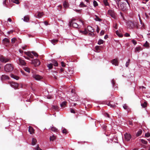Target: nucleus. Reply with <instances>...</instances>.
Instances as JSON below:
<instances>
[{
    "label": "nucleus",
    "instance_id": "obj_1",
    "mask_svg": "<svg viewBox=\"0 0 150 150\" xmlns=\"http://www.w3.org/2000/svg\"><path fill=\"white\" fill-rule=\"evenodd\" d=\"M127 25L128 28H133L135 27L138 28L137 24V22L134 23L131 21H129L127 23Z\"/></svg>",
    "mask_w": 150,
    "mask_h": 150
},
{
    "label": "nucleus",
    "instance_id": "obj_2",
    "mask_svg": "<svg viewBox=\"0 0 150 150\" xmlns=\"http://www.w3.org/2000/svg\"><path fill=\"white\" fill-rule=\"evenodd\" d=\"M13 69V65L10 64H7L4 67V70L6 72H10Z\"/></svg>",
    "mask_w": 150,
    "mask_h": 150
},
{
    "label": "nucleus",
    "instance_id": "obj_3",
    "mask_svg": "<svg viewBox=\"0 0 150 150\" xmlns=\"http://www.w3.org/2000/svg\"><path fill=\"white\" fill-rule=\"evenodd\" d=\"M9 84L11 86L15 89H18V83L14 82H10Z\"/></svg>",
    "mask_w": 150,
    "mask_h": 150
},
{
    "label": "nucleus",
    "instance_id": "obj_4",
    "mask_svg": "<svg viewBox=\"0 0 150 150\" xmlns=\"http://www.w3.org/2000/svg\"><path fill=\"white\" fill-rule=\"evenodd\" d=\"M32 63L34 64L35 67L39 66L40 64V62L38 59H34L32 61Z\"/></svg>",
    "mask_w": 150,
    "mask_h": 150
},
{
    "label": "nucleus",
    "instance_id": "obj_5",
    "mask_svg": "<svg viewBox=\"0 0 150 150\" xmlns=\"http://www.w3.org/2000/svg\"><path fill=\"white\" fill-rule=\"evenodd\" d=\"M108 13L112 17L114 18H115V13L113 10H110L108 11Z\"/></svg>",
    "mask_w": 150,
    "mask_h": 150
},
{
    "label": "nucleus",
    "instance_id": "obj_6",
    "mask_svg": "<svg viewBox=\"0 0 150 150\" xmlns=\"http://www.w3.org/2000/svg\"><path fill=\"white\" fill-rule=\"evenodd\" d=\"M33 77L37 80H40L42 79V76L36 74H33Z\"/></svg>",
    "mask_w": 150,
    "mask_h": 150
},
{
    "label": "nucleus",
    "instance_id": "obj_7",
    "mask_svg": "<svg viewBox=\"0 0 150 150\" xmlns=\"http://www.w3.org/2000/svg\"><path fill=\"white\" fill-rule=\"evenodd\" d=\"M9 60L8 59L6 58L3 56H1L0 58V61L1 62L6 63L8 62Z\"/></svg>",
    "mask_w": 150,
    "mask_h": 150
},
{
    "label": "nucleus",
    "instance_id": "obj_8",
    "mask_svg": "<svg viewBox=\"0 0 150 150\" xmlns=\"http://www.w3.org/2000/svg\"><path fill=\"white\" fill-rule=\"evenodd\" d=\"M111 62L113 65H115L116 66H118V62L117 59H114L112 60L111 61Z\"/></svg>",
    "mask_w": 150,
    "mask_h": 150
},
{
    "label": "nucleus",
    "instance_id": "obj_9",
    "mask_svg": "<svg viewBox=\"0 0 150 150\" xmlns=\"http://www.w3.org/2000/svg\"><path fill=\"white\" fill-rule=\"evenodd\" d=\"M43 15V12H38L35 14V16L37 18H40Z\"/></svg>",
    "mask_w": 150,
    "mask_h": 150
},
{
    "label": "nucleus",
    "instance_id": "obj_10",
    "mask_svg": "<svg viewBox=\"0 0 150 150\" xmlns=\"http://www.w3.org/2000/svg\"><path fill=\"white\" fill-rule=\"evenodd\" d=\"M19 64L21 65L25 66L26 64V62L25 61L21 59H19Z\"/></svg>",
    "mask_w": 150,
    "mask_h": 150
},
{
    "label": "nucleus",
    "instance_id": "obj_11",
    "mask_svg": "<svg viewBox=\"0 0 150 150\" xmlns=\"http://www.w3.org/2000/svg\"><path fill=\"white\" fill-rule=\"evenodd\" d=\"M131 138V136L130 134H125V138L127 141H129Z\"/></svg>",
    "mask_w": 150,
    "mask_h": 150
},
{
    "label": "nucleus",
    "instance_id": "obj_12",
    "mask_svg": "<svg viewBox=\"0 0 150 150\" xmlns=\"http://www.w3.org/2000/svg\"><path fill=\"white\" fill-rule=\"evenodd\" d=\"M9 78L8 76L5 75H3L1 77V80L8 79Z\"/></svg>",
    "mask_w": 150,
    "mask_h": 150
},
{
    "label": "nucleus",
    "instance_id": "obj_13",
    "mask_svg": "<svg viewBox=\"0 0 150 150\" xmlns=\"http://www.w3.org/2000/svg\"><path fill=\"white\" fill-rule=\"evenodd\" d=\"M28 131L30 134L34 133V129L31 127L29 126L28 129Z\"/></svg>",
    "mask_w": 150,
    "mask_h": 150
},
{
    "label": "nucleus",
    "instance_id": "obj_14",
    "mask_svg": "<svg viewBox=\"0 0 150 150\" xmlns=\"http://www.w3.org/2000/svg\"><path fill=\"white\" fill-rule=\"evenodd\" d=\"M4 43L6 45L9 42L10 40L7 38H5L3 40Z\"/></svg>",
    "mask_w": 150,
    "mask_h": 150
},
{
    "label": "nucleus",
    "instance_id": "obj_15",
    "mask_svg": "<svg viewBox=\"0 0 150 150\" xmlns=\"http://www.w3.org/2000/svg\"><path fill=\"white\" fill-rule=\"evenodd\" d=\"M11 77L16 80H18L19 79V77L13 74H11Z\"/></svg>",
    "mask_w": 150,
    "mask_h": 150
},
{
    "label": "nucleus",
    "instance_id": "obj_16",
    "mask_svg": "<svg viewBox=\"0 0 150 150\" xmlns=\"http://www.w3.org/2000/svg\"><path fill=\"white\" fill-rule=\"evenodd\" d=\"M147 103L146 101H145L144 103H141V105L143 108H144L147 106Z\"/></svg>",
    "mask_w": 150,
    "mask_h": 150
},
{
    "label": "nucleus",
    "instance_id": "obj_17",
    "mask_svg": "<svg viewBox=\"0 0 150 150\" xmlns=\"http://www.w3.org/2000/svg\"><path fill=\"white\" fill-rule=\"evenodd\" d=\"M87 30L90 32H93L94 30L92 27L90 26H88L87 27Z\"/></svg>",
    "mask_w": 150,
    "mask_h": 150
},
{
    "label": "nucleus",
    "instance_id": "obj_18",
    "mask_svg": "<svg viewBox=\"0 0 150 150\" xmlns=\"http://www.w3.org/2000/svg\"><path fill=\"white\" fill-rule=\"evenodd\" d=\"M29 20V18L28 16H26L24 17L23 21L25 22H28Z\"/></svg>",
    "mask_w": 150,
    "mask_h": 150
},
{
    "label": "nucleus",
    "instance_id": "obj_19",
    "mask_svg": "<svg viewBox=\"0 0 150 150\" xmlns=\"http://www.w3.org/2000/svg\"><path fill=\"white\" fill-rule=\"evenodd\" d=\"M37 141L36 139L33 138L32 142V144L33 145H34L36 144Z\"/></svg>",
    "mask_w": 150,
    "mask_h": 150
},
{
    "label": "nucleus",
    "instance_id": "obj_20",
    "mask_svg": "<svg viewBox=\"0 0 150 150\" xmlns=\"http://www.w3.org/2000/svg\"><path fill=\"white\" fill-rule=\"evenodd\" d=\"M72 25L73 27L76 28H78L79 26V25L76 23L74 22L72 23Z\"/></svg>",
    "mask_w": 150,
    "mask_h": 150
},
{
    "label": "nucleus",
    "instance_id": "obj_21",
    "mask_svg": "<svg viewBox=\"0 0 150 150\" xmlns=\"http://www.w3.org/2000/svg\"><path fill=\"white\" fill-rule=\"evenodd\" d=\"M102 48V47L100 46H96L95 47V49L97 52H98V51H99Z\"/></svg>",
    "mask_w": 150,
    "mask_h": 150
},
{
    "label": "nucleus",
    "instance_id": "obj_22",
    "mask_svg": "<svg viewBox=\"0 0 150 150\" xmlns=\"http://www.w3.org/2000/svg\"><path fill=\"white\" fill-rule=\"evenodd\" d=\"M58 42V40L56 39H53L51 40V42L54 45H55Z\"/></svg>",
    "mask_w": 150,
    "mask_h": 150
},
{
    "label": "nucleus",
    "instance_id": "obj_23",
    "mask_svg": "<svg viewBox=\"0 0 150 150\" xmlns=\"http://www.w3.org/2000/svg\"><path fill=\"white\" fill-rule=\"evenodd\" d=\"M25 53L30 58H33V56L29 52H25Z\"/></svg>",
    "mask_w": 150,
    "mask_h": 150
},
{
    "label": "nucleus",
    "instance_id": "obj_24",
    "mask_svg": "<svg viewBox=\"0 0 150 150\" xmlns=\"http://www.w3.org/2000/svg\"><path fill=\"white\" fill-rule=\"evenodd\" d=\"M52 109L58 111L59 110V108L57 106L54 105L52 106Z\"/></svg>",
    "mask_w": 150,
    "mask_h": 150
},
{
    "label": "nucleus",
    "instance_id": "obj_25",
    "mask_svg": "<svg viewBox=\"0 0 150 150\" xmlns=\"http://www.w3.org/2000/svg\"><path fill=\"white\" fill-rule=\"evenodd\" d=\"M56 137L54 135H52V136H50V141H53L54 139H56Z\"/></svg>",
    "mask_w": 150,
    "mask_h": 150
},
{
    "label": "nucleus",
    "instance_id": "obj_26",
    "mask_svg": "<svg viewBox=\"0 0 150 150\" xmlns=\"http://www.w3.org/2000/svg\"><path fill=\"white\" fill-rule=\"evenodd\" d=\"M52 62L53 64L55 66H58V63L57 61L55 60H53L52 61Z\"/></svg>",
    "mask_w": 150,
    "mask_h": 150
},
{
    "label": "nucleus",
    "instance_id": "obj_27",
    "mask_svg": "<svg viewBox=\"0 0 150 150\" xmlns=\"http://www.w3.org/2000/svg\"><path fill=\"white\" fill-rule=\"evenodd\" d=\"M96 17L95 18V20L96 21H102V20L97 15H95V16Z\"/></svg>",
    "mask_w": 150,
    "mask_h": 150
},
{
    "label": "nucleus",
    "instance_id": "obj_28",
    "mask_svg": "<svg viewBox=\"0 0 150 150\" xmlns=\"http://www.w3.org/2000/svg\"><path fill=\"white\" fill-rule=\"evenodd\" d=\"M116 33L120 37H122L123 36V35L120 33L118 30L116 31Z\"/></svg>",
    "mask_w": 150,
    "mask_h": 150
},
{
    "label": "nucleus",
    "instance_id": "obj_29",
    "mask_svg": "<svg viewBox=\"0 0 150 150\" xmlns=\"http://www.w3.org/2000/svg\"><path fill=\"white\" fill-rule=\"evenodd\" d=\"M47 67L49 69H51L52 68L53 64L51 63L48 64H47Z\"/></svg>",
    "mask_w": 150,
    "mask_h": 150
},
{
    "label": "nucleus",
    "instance_id": "obj_30",
    "mask_svg": "<svg viewBox=\"0 0 150 150\" xmlns=\"http://www.w3.org/2000/svg\"><path fill=\"white\" fill-rule=\"evenodd\" d=\"M51 130L54 132H56L58 131L57 129L55 127H52L51 129Z\"/></svg>",
    "mask_w": 150,
    "mask_h": 150
},
{
    "label": "nucleus",
    "instance_id": "obj_31",
    "mask_svg": "<svg viewBox=\"0 0 150 150\" xmlns=\"http://www.w3.org/2000/svg\"><path fill=\"white\" fill-rule=\"evenodd\" d=\"M24 70L25 71H27V72H28V73L30 72V69L28 67H24Z\"/></svg>",
    "mask_w": 150,
    "mask_h": 150
},
{
    "label": "nucleus",
    "instance_id": "obj_32",
    "mask_svg": "<svg viewBox=\"0 0 150 150\" xmlns=\"http://www.w3.org/2000/svg\"><path fill=\"white\" fill-rule=\"evenodd\" d=\"M103 3L105 6H108L109 3L108 2V0H103Z\"/></svg>",
    "mask_w": 150,
    "mask_h": 150
},
{
    "label": "nucleus",
    "instance_id": "obj_33",
    "mask_svg": "<svg viewBox=\"0 0 150 150\" xmlns=\"http://www.w3.org/2000/svg\"><path fill=\"white\" fill-rule=\"evenodd\" d=\"M142 130L139 131L136 134L137 136H140L142 134Z\"/></svg>",
    "mask_w": 150,
    "mask_h": 150
},
{
    "label": "nucleus",
    "instance_id": "obj_34",
    "mask_svg": "<svg viewBox=\"0 0 150 150\" xmlns=\"http://www.w3.org/2000/svg\"><path fill=\"white\" fill-rule=\"evenodd\" d=\"M79 6L81 7H86V6L85 5L83 2H81L79 5Z\"/></svg>",
    "mask_w": 150,
    "mask_h": 150
},
{
    "label": "nucleus",
    "instance_id": "obj_35",
    "mask_svg": "<svg viewBox=\"0 0 150 150\" xmlns=\"http://www.w3.org/2000/svg\"><path fill=\"white\" fill-rule=\"evenodd\" d=\"M68 4L66 1H65L63 4V6L65 8H67L68 7Z\"/></svg>",
    "mask_w": 150,
    "mask_h": 150
},
{
    "label": "nucleus",
    "instance_id": "obj_36",
    "mask_svg": "<svg viewBox=\"0 0 150 150\" xmlns=\"http://www.w3.org/2000/svg\"><path fill=\"white\" fill-rule=\"evenodd\" d=\"M76 19L75 18H73L71 21L69 22V26H72V23L73 22V21H75Z\"/></svg>",
    "mask_w": 150,
    "mask_h": 150
},
{
    "label": "nucleus",
    "instance_id": "obj_37",
    "mask_svg": "<svg viewBox=\"0 0 150 150\" xmlns=\"http://www.w3.org/2000/svg\"><path fill=\"white\" fill-rule=\"evenodd\" d=\"M11 1L17 4H18L19 3V0H11Z\"/></svg>",
    "mask_w": 150,
    "mask_h": 150
},
{
    "label": "nucleus",
    "instance_id": "obj_38",
    "mask_svg": "<svg viewBox=\"0 0 150 150\" xmlns=\"http://www.w3.org/2000/svg\"><path fill=\"white\" fill-rule=\"evenodd\" d=\"M62 132L63 134H66L68 133V132L66 129L64 128L62 131Z\"/></svg>",
    "mask_w": 150,
    "mask_h": 150
},
{
    "label": "nucleus",
    "instance_id": "obj_39",
    "mask_svg": "<svg viewBox=\"0 0 150 150\" xmlns=\"http://www.w3.org/2000/svg\"><path fill=\"white\" fill-rule=\"evenodd\" d=\"M67 102L66 101H64L61 104V107H65L66 104Z\"/></svg>",
    "mask_w": 150,
    "mask_h": 150
},
{
    "label": "nucleus",
    "instance_id": "obj_40",
    "mask_svg": "<svg viewBox=\"0 0 150 150\" xmlns=\"http://www.w3.org/2000/svg\"><path fill=\"white\" fill-rule=\"evenodd\" d=\"M93 6L95 7H96L98 6V4L97 1H96L94 0L93 2Z\"/></svg>",
    "mask_w": 150,
    "mask_h": 150
},
{
    "label": "nucleus",
    "instance_id": "obj_41",
    "mask_svg": "<svg viewBox=\"0 0 150 150\" xmlns=\"http://www.w3.org/2000/svg\"><path fill=\"white\" fill-rule=\"evenodd\" d=\"M103 42L104 41L103 40L101 39H100L98 42V44L100 45L101 44L103 43Z\"/></svg>",
    "mask_w": 150,
    "mask_h": 150
},
{
    "label": "nucleus",
    "instance_id": "obj_42",
    "mask_svg": "<svg viewBox=\"0 0 150 150\" xmlns=\"http://www.w3.org/2000/svg\"><path fill=\"white\" fill-rule=\"evenodd\" d=\"M11 43L12 44H14L16 42V39L15 38H13L11 40Z\"/></svg>",
    "mask_w": 150,
    "mask_h": 150
},
{
    "label": "nucleus",
    "instance_id": "obj_43",
    "mask_svg": "<svg viewBox=\"0 0 150 150\" xmlns=\"http://www.w3.org/2000/svg\"><path fill=\"white\" fill-rule=\"evenodd\" d=\"M130 61V59H128V61L126 62V67H128L129 65Z\"/></svg>",
    "mask_w": 150,
    "mask_h": 150
},
{
    "label": "nucleus",
    "instance_id": "obj_44",
    "mask_svg": "<svg viewBox=\"0 0 150 150\" xmlns=\"http://www.w3.org/2000/svg\"><path fill=\"white\" fill-rule=\"evenodd\" d=\"M141 141L142 143L145 144H146L147 143V142L146 141H145L143 139H142L141 140Z\"/></svg>",
    "mask_w": 150,
    "mask_h": 150
},
{
    "label": "nucleus",
    "instance_id": "obj_45",
    "mask_svg": "<svg viewBox=\"0 0 150 150\" xmlns=\"http://www.w3.org/2000/svg\"><path fill=\"white\" fill-rule=\"evenodd\" d=\"M32 53L36 57H37L38 56V55L37 53L33 51L32 52Z\"/></svg>",
    "mask_w": 150,
    "mask_h": 150
},
{
    "label": "nucleus",
    "instance_id": "obj_46",
    "mask_svg": "<svg viewBox=\"0 0 150 150\" xmlns=\"http://www.w3.org/2000/svg\"><path fill=\"white\" fill-rule=\"evenodd\" d=\"M144 46L145 47H147L149 46V44L147 41H146V42L144 45Z\"/></svg>",
    "mask_w": 150,
    "mask_h": 150
},
{
    "label": "nucleus",
    "instance_id": "obj_47",
    "mask_svg": "<svg viewBox=\"0 0 150 150\" xmlns=\"http://www.w3.org/2000/svg\"><path fill=\"white\" fill-rule=\"evenodd\" d=\"M141 48L140 47H136L135 48V52H139V51L140 50Z\"/></svg>",
    "mask_w": 150,
    "mask_h": 150
},
{
    "label": "nucleus",
    "instance_id": "obj_48",
    "mask_svg": "<svg viewBox=\"0 0 150 150\" xmlns=\"http://www.w3.org/2000/svg\"><path fill=\"white\" fill-rule=\"evenodd\" d=\"M81 32L84 34V35H86L88 33L86 29L84 31H81Z\"/></svg>",
    "mask_w": 150,
    "mask_h": 150
},
{
    "label": "nucleus",
    "instance_id": "obj_49",
    "mask_svg": "<svg viewBox=\"0 0 150 150\" xmlns=\"http://www.w3.org/2000/svg\"><path fill=\"white\" fill-rule=\"evenodd\" d=\"M70 112L71 113H75V112H76L75 110L72 108L70 109Z\"/></svg>",
    "mask_w": 150,
    "mask_h": 150
},
{
    "label": "nucleus",
    "instance_id": "obj_50",
    "mask_svg": "<svg viewBox=\"0 0 150 150\" xmlns=\"http://www.w3.org/2000/svg\"><path fill=\"white\" fill-rule=\"evenodd\" d=\"M145 136L147 137H149L150 136V134L149 133H146L145 134Z\"/></svg>",
    "mask_w": 150,
    "mask_h": 150
},
{
    "label": "nucleus",
    "instance_id": "obj_51",
    "mask_svg": "<svg viewBox=\"0 0 150 150\" xmlns=\"http://www.w3.org/2000/svg\"><path fill=\"white\" fill-rule=\"evenodd\" d=\"M111 108H115L116 107V105H115L114 104H111V105L110 106Z\"/></svg>",
    "mask_w": 150,
    "mask_h": 150
},
{
    "label": "nucleus",
    "instance_id": "obj_52",
    "mask_svg": "<svg viewBox=\"0 0 150 150\" xmlns=\"http://www.w3.org/2000/svg\"><path fill=\"white\" fill-rule=\"evenodd\" d=\"M104 34V30H102L100 32V35H103Z\"/></svg>",
    "mask_w": 150,
    "mask_h": 150
},
{
    "label": "nucleus",
    "instance_id": "obj_53",
    "mask_svg": "<svg viewBox=\"0 0 150 150\" xmlns=\"http://www.w3.org/2000/svg\"><path fill=\"white\" fill-rule=\"evenodd\" d=\"M61 65H62V67H65L66 65H65V64L63 62H61Z\"/></svg>",
    "mask_w": 150,
    "mask_h": 150
},
{
    "label": "nucleus",
    "instance_id": "obj_54",
    "mask_svg": "<svg viewBox=\"0 0 150 150\" xmlns=\"http://www.w3.org/2000/svg\"><path fill=\"white\" fill-rule=\"evenodd\" d=\"M132 42L133 43L134 45H136L137 44V42H136V41L135 40H132Z\"/></svg>",
    "mask_w": 150,
    "mask_h": 150
},
{
    "label": "nucleus",
    "instance_id": "obj_55",
    "mask_svg": "<svg viewBox=\"0 0 150 150\" xmlns=\"http://www.w3.org/2000/svg\"><path fill=\"white\" fill-rule=\"evenodd\" d=\"M7 0H4L3 2V4L4 5H5L6 6H7V5L6 4V2Z\"/></svg>",
    "mask_w": 150,
    "mask_h": 150
},
{
    "label": "nucleus",
    "instance_id": "obj_56",
    "mask_svg": "<svg viewBox=\"0 0 150 150\" xmlns=\"http://www.w3.org/2000/svg\"><path fill=\"white\" fill-rule=\"evenodd\" d=\"M88 34L91 36H93L94 35V34L93 33V32H91V33H89Z\"/></svg>",
    "mask_w": 150,
    "mask_h": 150
},
{
    "label": "nucleus",
    "instance_id": "obj_57",
    "mask_svg": "<svg viewBox=\"0 0 150 150\" xmlns=\"http://www.w3.org/2000/svg\"><path fill=\"white\" fill-rule=\"evenodd\" d=\"M125 36L127 37L130 36V35L128 33H126L125 35Z\"/></svg>",
    "mask_w": 150,
    "mask_h": 150
},
{
    "label": "nucleus",
    "instance_id": "obj_58",
    "mask_svg": "<svg viewBox=\"0 0 150 150\" xmlns=\"http://www.w3.org/2000/svg\"><path fill=\"white\" fill-rule=\"evenodd\" d=\"M127 107H128L126 105H124L123 106V108L125 109V110H126L127 109Z\"/></svg>",
    "mask_w": 150,
    "mask_h": 150
},
{
    "label": "nucleus",
    "instance_id": "obj_59",
    "mask_svg": "<svg viewBox=\"0 0 150 150\" xmlns=\"http://www.w3.org/2000/svg\"><path fill=\"white\" fill-rule=\"evenodd\" d=\"M75 11L78 13H80L81 12V10H77L76 9L75 10H74Z\"/></svg>",
    "mask_w": 150,
    "mask_h": 150
},
{
    "label": "nucleus",
    "instance_id": "obj_60",
    "mask_svg": "<svg viewBox=\"0 0 150 150\" xmlns=\"http://www.w3.org/2000/svg\"><path fill=\"white\" fill-rule=\"evenodd\" d=\"M36 150H42V149L40 148L39 147L38 145L36 148Z\"/></svg>",
    "mask_w": 150,
    "mask_h": 150
},
{
    "label": "nucleus",
    "instance_id": "obj_61",
    "mask_svg": "<svg viewBox=\"0 0 150 150\" xmlns=\"http://www.w3.org/2000/svg\"><path fill=\"white\" fill-rule=\"evenodd\" d=\"M99 30H100L98 26H97V29H96V31L98 33H99Z\"/></svg>",
    "mask_w": 150,
    "mask_h": 150
},
{
    "label": "nucleus",
    "instance_id": "obj_62",
    "mask_svg": "<svg viewBox=\"0 0 150 150\" xmlns=\"http://www.w3.org/2000/svg\"><path fill=\"white\" fill-rule=\"evenodd\" d=\"M105 116L106 117H109L110 115L108 113H106L105 115Z\"/></svg>",
    "mask_w": 150,
    "mask_h": 150
},
{
    "label": "nucleus",
    "instance_id": "obj_63",
    "mask_svg": "<svg viewBox=\"0 0 150 150\" xmlns=\"http://www.w3.org/2000/svg\"><path fill=\"white\" fill-rule=\"evenodd\" d=\"M13 32V30H11L10 31L8 32V34H10L11 33H12Z\"/></svg>",
    "mask_w": 150,
    "mask_h": 150
},
{
    "label": "nucleus",
    "instance_id": "obj_64",
    "mask_svg": "<svg viewBox=\"0 0 150 150\" xmlns=\"http://www.w3.org/2000/svg\"><path fill=\"white\" fill-rule=\"evenodd\" d=\"M108 38V35H106L104 37V38L105 39H107Z\"/></svg>",
    "mask_w": 150,
    "mask_h": 150
}]
</instances>
